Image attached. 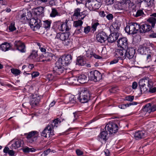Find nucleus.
Here are the masks:
<instances>
[{
    "label": "nucleus",
    "instance_id": "1",
    "mask_svg": "<svg viewBox=\"0 0 156 156\" xmlns=\"http://www.w3.org/2000/svg\"><path fill=\"white\" fill-rule=\"evenodd\" d=\"M44 8L42 7H39L35 9V13L37 16H39V18H31L29 23L31 28L34 30H36L39 29L41 25V21L40 19L44 15Z\"/></svg>",
    "mask_w": 156,
    "mask_h": 156
},
{
    "label": "nucleus",
    "instance_id": "2",
    "mask_svg": "<svg viewBox=\"0 0 156 156\" xmlns=\"http://www.w3.org/2000/svg\"><path fill=\"white\" fill-rule=\"evenodd\" d=\"M105 129L106 131L101 132L98 136V140L100 141L102 140L105 141L107 139L108 133L107 130L109 131L110 133L112 134L116 133L118 129V127L117 124L110 122L106 125Z\"/></svg>",
    "mask_w": 156,
    "mask_h": 156
},
{
    "label": "nucleus",
    "instance_id": "3",
    "mask_svg": "<svg viewBox=\"0 0 156 156\" xmlns=\"http://www.w3.org/2000/svg\"><path fill=\"white\" fill-rule=\"evenodd\" d=\"M138 84L141 92L144 93L148 90L149 87L153 86V83L151 79L146 77L140 79L138 82Z\"/></svg>",
    "mask_w": 156,
    "mask_h": 156
},
{
    "label": "nucleus",
    "instance_id": "4",
    "mask_svg": "<svg viewBox=\"0 0 156 156\" xmlns=\"http://www.w3.org/2000/svg\"><path fill=\"white\" fill-rule=\"evenodd\" d=\"M140 28L139 24L134 23L127 25L125 28V30L126 32L128 34H134L139 31Z\"/></svg>",
    "mask_w": 156,
    "mask_h": 156
},
{
    "label": "nucleus",
    "instance_id": "5",
    "mask_svg": "<svg viewBox=\"0 0 156 156\" xmlns=\"http://www.w3.org/2000/svg\"><path fill=\"white\" fill-rule=\"evenodd\" d=\"M90 92L86 89L82 90L80 94L79 100L82 103L87 102L90 99Z\"/></svg>",
    "mask_w": 156,
    "mask_h": 156
},
{
    "label": "nucleus",
    "instance_id": "6",
    "mask_svg": "<svg viewBox=\"0 0 156 156\" xmlns=\"http://www.w3.org/2000/svg\"><path fill=\"white\" fill-rule=\"evenodd\" d=\"M88 76L90 80L94 82L100 81L102 79L101 73L96 70L90 72L88 73Z\"/></svg>",
    "mask_w": 156,
    "mask_h": 156
},
{
    "label": "nucleus",
    "instance_id": "7",
    "mask_svg": "<svg viewBox=\"0 0 156 156\" xmlns=\"http://www.w3.org/2000/svg\"><path fill=\"white\" fill-rule=\"evenodd\" d=\"M72 58V56L69 54L66 56H63L61 58L59 59L58 63H61L63 66L68 65L71 62Z\"/></svg>",
    "mask_w": 156,
    "mask_h": 156
},
{
    "label": "nucleus",
    "instance_id": "8",
    "mask_svg": "<svg viewBox=\"0 0 156 156\" xmlns=\"http://www.w3.org/2000/svg\"><path fill=\"white\" fill-rule=\"evenodd\" d=\"M12 143L10 148L12 149H16L20 147H23L24 144L23 141L20 139L15 138L11 141Z\"/></svg>",
    "mask_w": 156,
    "mask_h": 156
},
{
    "label": "nucleus",
    "instance_id": "9",
    "mask_svg": "<svg viewBox=\"0 0 156 156\" xmlns=\"http://www.w3.org/2000/svg\"><path fill=\"white\" fill-rule=\"evenodd\" d=\"M96 38L98 42L103 43L107 40L108 36L105 32L101 31L96 34Z\"/></svg>",
    "mask_w": 156,
    "mask_h": 156
},
{
    "label": "nucleus",
    "instance_id": "10",
    "mask_svg": "<svg viewBox=\"0 0 156 156\" xmlns=\"http://www.w3.org/2000/svg\"><path fill=\"white\" fill-rule=\"evenodd\" d=\"M26 137L27 142L29 143H32L34 142L37 139V132L36 131H32L28 133H26Z\"/></svg>",
    "mask_w": 156,
    "mask_h": 156
},
{
    "label": "nucleus",
    "instance_id": "11",
    "mask_svg": "<svg viewBox=\"0 0 156 156\" xmlns=\"http://www.w3.org/2000/svg\"><path fill=\"white\" fill-rule=\"evenodd\" d=\"M30 102L32 106L37 105L40 101L41 98L37 94H32L30 96Z\"/></svg>",
    "mask_w": 156,
    "mask_h": 156
},
{
    "label": "nucleus",
    "instance_id": "12",
    "mask_svg": "<svg viewBox=\"0 0 156 156\" xmlns=\"http://www.w3.org/2000/svg\"><path fill=\"white\" fill-rule=\"evenodd\" d=\"M53 54L47 52L40 56V62H49L52 58Z\"/></svg>",
    "mask_w": 156,
    "mask_h": 156
},
{
    "label": "nucleus",
    "instance_id": "13",
    "mask_svg": "<svg viewBox=\"0 0 156 156\" xmlns=\"http://www.w3.org/2000/svg\"><path fill=\"white\" fill-rule=\"evenodd\" d=\"M125 53H126V49L122 48V49H116L115 52V55L117 58L123 60L126 59Z\"/></svg>",
    "mask_w": 156,
    "mask_h": 156
},
{
    "label": "nucleus",
    "instance_id": "14",
    "mask_svg": "<svg viewBox=\"0 0 156 156\" xmlns=\"http://www.w3.org/2000/svg\"><path fill=\"white\" fill-rule=\"evenodd\" d=\"M53 129H51V127L48 125L42 131L41 135L45 137H50L51 135L53 134Z\"/></svg>",
    "mask_w": 156,
    "mask_h": 156
},
{
    "label": "nucleus",
    "instance_id": "15",
    "mask_svg": "<svg viewBox=\"0 0 156 156\" xmlns=\"http://www.w3.org/2000/svg\"><path fill=\"white\" fill-rule=\"evenodd\" d=\"M118 47H120L122 48L126 49L128 47L127 40L125 37L120 38L117 41Z\"/></svg>",
    "mask_w": 156,
    "mask_h": 156
},
{
    "label": "nucleus",
    "instance_id": "16",
    "mask_svg": "<svg viewBox=\"0 0 156 156\" xmlns=\"http://www.w3.org/2000/svg\"><path fill=\"white\" fill-rule=\"evenodd\" d=\"M61 63H58V62H56V65L53 68V72L55 74H58V75H60L62 73L64 70V67L60 65Z\"/></svg>",
    "mask_w": 156,
    "mask_h": 156
},
{
    "label": "nucleus",
    "instance_id": "17",
    "mask_svg": "<svg viewBox=\"0 0 156 156\" xmlns=\"http://www.w3.org/2000/svg\"><path fill=\"white\" fill-rule=\"evenodd\" d=\"M14 46L16 48V49L23 53L26 51L25 46L24 44L20 41H16L14 43Z\"/></svg>",
    "mask_w": 156,
    "mask_h": 156
},
{
    "label": "nucleus",
    "instance_id": "18",
    "mask_svg": "<svg viewBox=\"0 0 156 156\" xmlns=\"http://www.w3.org/2000/svg\"><path fill=\"white\" fill-rule=\"evenodd\" d=\"M147 135V133L144 131H138L133 134V136L136 140H139L144 138Z\"/></svg>",
    "mask_w": 156,
    "mask_h": 156
},
{
    "label": "nucleus",
    "instance_id": "19",
    "mask_svg": "<svg viewBox=\"0 0 156 156\" xmlns=\"http://www.w3.org/2000/svg\"><path fill=\"white\" fill-rule=\"evenodd\" d=\"M135 53V51L133 48H129L127 50L126 49L125 53L126 58H127L129 59H131L133 58Z\"/></svg>",
    "mask_w": 156,
    "mask_h": 156
},
{
    "label": "nucleus",
    "instance_id": "20",
    "mask_svg": "<svg viewBox=\"0 0 156 156\" xmlns=\"http://www.w3.org/2000/svg\"><path fill=\"white\" fill-rule=\"evenodd\" d=\"M119 35V34L118 32H114L109 35L107 40L108 42L113 43L118 39Z\"/></svg>",
    "mask_w": 156,
    "mask_h": 156
},
{
    "label": "nucleus",
    "instance_id": "21",
    "mask_svg": "<svg viewBox=\"0 0 156 156\" xmlns=\"http://www.w3.org/2000/svg\"><path fill=\"white\" fill-rule=\"evenodd\" d=\"M69 32L61 33L57 34L56 38L59 39L63 41L69 37Z\"/></svg>",
    "mask_w": 156,
    "mask_h": 156
},
{
    "label": "nucleus",
    "instance_id": "22",
    "mask_svg": "<svg viewBox=\"0 0 156 156\" xmlns=\"http://www.w3.org/2000/svg\"><path fill=\"white\" fill-rule=\"evenodd\" d=\"M140 31L141 33H144L149 31L151 29L150 25L146 24L140 25Z\"/></svg>",
    "mask_w": 156,
    "mask_h": 156
},
{
    "label": "nucleus",
    "instance_id": "23",
    "mask_svg": "<svg viewBox=\"0 0 156 156\" xmlns=\"http://www.w3.org/2000/svg\"><path fill=\"white\" fill-rule=\"evenodd\" d=\"M29 58L33 59L35 62H40V56L38 57L37 52L33 51L31 54L29 56Z\"/></svg>",
    "mask_w": 156,
    "mask_h": 156
},
{
    "label": "nucleus",
    "instance_id": "24",
    "mask_svg": "<svg viewBox=\"0 0 156 156\" xmlns=\"http://www.w3.org/2000/svg\"><path fill=\"white\" fill-rule=\"evenodd\" d=\"M148 48H147L145 44L140 45L138 50L139 53L142 55H146L147 53Z\"/></svg>",
    "mask_w": 156,
    "mask_h": 156
},
{
    "label": "nucleus",
    "instance_id": "25",
    "mask_svg": "<svg viewBox=\"0 0 156 156\" xmlns=\"http://www.w3.org/2000/svg\"><path fill=\"white\" fill-rule=\"evenodd\" d=\"M70 29V27L67 25V23H62L61 22V24L59 26V30L61 31L66 30V31H68Z\"/></svg>",
    "mask_w": 156,
    "mask_h": 156
},
{
    "label": "nucleus",
    "instance_id": "26",
    "mask_svg": "<svg viewBox=\"0 0 156 156\" xmlns=\"http://www.w3.org/2000/svg\"><path fill=\"white\" fill-rule=\"evenodd\" d=\"M77 80L78 81L81 83H84L88 81L87 76L83 74L79 76L77 78Z\"/></svg>",
    "mask_w": 156,
    "mask_h": 156
},
{
    "label": "nucleus",
    "instance_id": "27",
    "mask_svg": "<svg viewBox=\"0 0 156 156\" xmlns=\"http://www.w3.org/2000/svg\"><path fill=\"white\" fill-rule=\"evenodd\" d=\"M86 64V61L83 57H79L77 58L76 64L79 66H83Z\"/></svg>",
    "mask_w": 156,
    "mask_h": 156
},
{
    "label": "nucleus",
    "instance_id": "28",
    "mask_svg": "<svg viewBox=\"0 0 156 156\" xmlns=\"http://www.w3.org/2000/svg\"><path fill=\"white\" fill-rule=\"evenodd\" d=\"M59 122L60 123L61 121H59L58 118H57L53 120L52 123L48 124V126H49L50 127L51 129H53L54 127H57Z\"/></svg>",
    "mask_w": 156,
    "mask_h": 156
},
{
    "label": "nucleus",
    "instance_id": "29",
    "mask_svg": "<svg viewBox=\"0 0 156 156\" xmlns=\"http://www.w3.org/2000/svg\"><path fill=\"white\" fill-rule=\"evenodd\" d=\"M10 44L7 43H4L2 44L0 47V48L2 51H6L10 49Z\"/></svg>",
    "mask_w": 156,
    "mask_h": 156
},
{
    "label": "nucleus",
    "instance_id": "30",
    "mask_svg": "<svg viewBox=\"0 0 156 156\" xmlns=\"http://www.w3.org/2000/svg\"><path fill=\"white\" fill-rule=\"evenodd\" d=\"M78 81L77 78L75 77H70L67 80V83L70 84H76Z\"/></svg>",
    "mask_w": 156,
    "mask_h": 156
},
{
    "label": "nucleus",
    "instance_id": "31",
    "mask_svg": "<svg viewBox=\"0 0 156 156\" xmlns=\"http://www.w3.org/2000/svg\"><path fill=\"white\" fill-rule=\"evenodd\" d=\"M151 104L150 103H147L144 106L143 110L144 112H147L148 113H150L151 112Z\"/></svg>",
    "mask_w": 156,
    "mask_h": 156
},
{
    "label": "nucleus",
    "instance_id": "32",
    "mask_svg": "<svg viewBox=\"0 0 156 156\" xmlns=\"http://www.w3.org/2000/svg\"><path fill=\"white\" fill-rule=\"evenodd\" d=\"M133 15L136 17H137L140 16L144 17L145 16L143 11L141 9L138 10L136 12L133 14Z\"/></svg>",
    "mask_w": 156,
    "mask_h": 156
},
{
    "label": "nucleus",
    "instance_id": "33",
    "mask_svg": "<svg viewBox=\"0 0 156 156\" xmlns=\"http://www.w3.org/2000/svg\"><path fill=\"white\" fill-rule=\"evenodd\" d=\"M68 100L67 103H75L76 101V98L74 95H71L67 97L66 98Z\"/></svg>",
    "mask_w": 156,
    "mask_h": 156
},
{
    "label": "nucleus",
    "instance_id": "34",
    "mask_svg": "<svg viewBox=\"0 0 156 156\" xmlns=\"http://www.w3.org/2000/svg\"><path fill=\"white\" fill-rule=\"evenodd\" d=\"M51 23V21L48 20L44 21L43 27L46 29H48L50 28Z\"/></svg>",
    "mask_w": 156,
    "mask_h": 156
},
{
    "label": "nucleus",
    "instance_id": "35",
    "mask_svg": "<svg viewBox=\"0 0 156 156\" xmlns=\"http://www.w3.org/2000/svg\"><path fill=\"white\" fill-rule=\"evenodd\" d=\"M147 21L151 24V26L153 28L154 27L156 23V18L150 17L147 20Z\"/></svg>",
    "mask_w": 156,
    "mask_h": 156
},
{
    "label": "nucleus",
    "instance_id": "36",
    "mask_svg": "<svg viewBox=\"0 0 156 156\" xmlns=\"http://www.w3.org/2000/svg\"><path fill=\"white\" fill-rule=\"evenodd\" d=\"M29 16H27L26 15V13H24L21 15L20 19L21 21L23 23H25L29 18Z\"/></svg>",
    "mask_w": 156,
    "mask_h": 156
},
{
    "label": "nucleus",
    "instance_id": "37",
    "mask_svg": "<svg viewBox=\"0 0 156 156\" xmlns=\"http://www.w3.org/2000/svg\"><path fill=\"white\" fill-rule=\"evenodd\" d=\"M61 24L60 21L56 22L54 23L52 28L56 30L58 29L59 30V26Z\"/></svg>",
    "mask_w": 156,
    "mask_h": 156
},
{
    "label": "nucleus",
    "instance_id": "38",
    "mask_svg": "<svg viewBox=\"0 0 156 156\" xmlns=\"http://www.w3.org/2000/svg\"><path fill=\"white\" fill-rule=\"evenodd\" d=\"M120 27V24L116 23H114L113 24L112 27L114 29V32H118Z\"/></svg>",
    "mask_w": 156,
    "mask_h": 156
},
{
    "label": "nucleus",
    "instance_id": "39",
    "mask_svg": "<svg viewBox=\"0 0 156 156\" xmlns=\"http://www.w3.org/2000/svg\"><path fill=\"white\" fill-rule=\"evenodd\" d=\"M83 21L81 20H78L77 21H75L73 22V25L75 27H81L83 24Z\"/></svg>",
    "mask_w": 156,
    "mask_h": 156
},
{
    "label": "nucleus",
    "instance_id": "40",
    "mask_svg": "<svg viewBox=\"0 0 156 156\" xmlns=\"http://www.w3.org/2000/svg\"><path fill=\"white\" fill-rule=\"evenodd\" d=\"M58 15V12L57 10L54 8L52 9V11L50 14V16L54 17Z\"/></svg>",
    "mask_w": 156,
    "mask_h": 156
},
{
    "label": "nucleus",
    "instance_id": "41",
    "mask_svg": "<svg viewBox=\"0 0 156 156\" xmlns=\"http://www.w3.org/2000/svg\"><path fill=\"white\" fill-rule=\"evenodd\" d=\"M11 70L13 74L16 76L20 74V71L16 69H12Z\"/></svg>",
    "mask_w": 156,
    "mask_h": 156
},
{
    "label": "nucleus",
    "instance_id": "42",
    "mask_svg": "<svg viewBox=\"0 0 156 156\" xmlns=\"http://www.w3.org/2000/svg\"><path fill=\"white\" fill-rule=\"evenodd\" d=\"M80 9L77 8L75 10L73 15L76 17H78L79 16H81L80 15Z\"/></svg>",
    "mask_w": 156,
    "mask_h": 156
},
{
    "label": "nucleus",
    "instance_id": "43",
    "mask_svg": "<svg viewBox=\"0 0 156 156\" xmlns=\"http://www.w3.org/2000/svg\"><path fill=\"white\" fill-rule=\"evenodd\" d=\"M16 28L15 27V23H11L9 27V29L10 31H13L16 30Z\"/></svg>",
    "mask_w": 156,
    "mask_h": 156
},
{
    "label": "nucleus",
    "instance_id": "44",
    "mask_svg": "<svg viewBox=\"0 0 156 156\" xmlns=\"http://www.w3.org/2000/svg\"><path fill=\"white\" fill-rule=\"evenodd\" d=\"M145 2L148 6H152L154 5V0H145Z\"/></svg>",
    "mask_w": 156,
    "mask_h": 156
},
{
    "label": "nucleus",
    "instance_id": "45",
    "mask_svg": "<svg viewBox=\"0 0 156 156\" xmlns=\"http://www.w3.org/2000/svg\"><path fill=\"white\" fill-rule=\"evenodd\" d=\"M63 43L65 45L68 46L70 45L71 44V41L69 39L67 38L63 42Z\"/></svg>",
    "mask_w": 156,
    "mask_h": 156
},
{
    "label": "nucleus",
    "instance_id": "46",
    "mask_svg": "<svg viewBox=\"0 0 156 156\" xmlns=\"http://www.w3.org/2000/svg\"><path fill=\"white\" fill-rule=\"evenodd\" d=\"M33 148H29L28 147H26L23 149V151L24 152L28 153L29 152H32L33 151L32 150Z\"/></svg>",
    "mask_w": 156,
    "mask_h": 156
},
{
    "label": "nucleus",
    "instance_id": "47",
    "mask_svg": "<svg viewBox=\"0 0 156 156\" xmlns=\"http://www.w3.org/2000/svg\"><path fill=\"white\" fill-rule=\"evenodd\" d=\"M99 23L96 22L92 24V28L93 29V30L94 31H95L97 28L98 26H99Z\"/></svg>",
    "mask_w": 156,
    "mask_h": 156
},
{
    "label": "nucleus",
    "instance_id": "48",
    "mask_svg": "<svg viewBox=\"0 0 156 156\" xmlns=\"http://www.w3.org/2000/svg\"><path fill=\"white\" fill-rule=\"evenodd\" d=\"M93 52L90 51H86V56L89 58H91L93 56Z\"/></svg>",
    "mask_w": 156,
    "mask_h": 156
},
{
    "label": "nucleus",
    "instance_id": "49",
    "mask_svg": "<svg viewBox=\"0 0 156 156\" xmlns=\"http://www.w3.org/2000/svg\"><path fill=\"white\" fill-rule=\"evenodd\" d=\"M149 91L151 93H154L156 91V87H152V86L151 87H149Z\"/></svg>",
    "mask_w": 156,
    "mask_h": 156
},
{
    "label": "nucleus",
    "instance_id": "50",
    "mask_svg": "<svg viewBox=\"0 0 156 156\" xmlns=\"http://www.w3.org/2000/svg\"><path fill=\"white\" fill-rule=\"evenodd\" d=\"M50 149H48L44 151L41 155L42 156H46L50 152Z\"/></svg>",
    "mask_w": 156,
    "mask_h": 156
},
{
    "label": "nucleus",
    "instance_id": "51",
    "mask_svg": "<svg viewBox=\"0 0 156 156\" xmlns=\"http://www.w3.org/2000/svg\"><path fill=\"white\" fill-rule=\"evenodd\" d=\"M114 0H105V4L107 5H112L113 3Z\"/></svg>",
    "mask_w": 156,
    "mask_h": 156
},
{
    "label": "nucleus",
    "instance_id": "52",
    "mask_svg": "<svg viewBox=\"0 0 156 156\" xmlns=\"http://www.w3.org/2000/svg\"><path fill=\"white\" fill-rule=\"evenodd\" d=\"M134 99V96H128L126 98V100L127 101H131Z\"/></svg>",
    "mask_w": 156,
    "mask_h": 156
},
{
    "label": "nucleus",
    "instance_id": "53",
    "mask_svg": "<svg viewBox=\"0 0 156 156\" xmlns=\"http://www.w3.org/2000/svg\"><path fill=\"white\" fill-rule=\"evenodd\" d=\"M90 30V28L89 26H87L84 28V32L86 34L88 33Z\"/></svg>",
    "mask_w": 156,
    "mask_h": 156
},
{
    "label": "nucleus",
    "instance_id": "54",
    "mask_svg": "<svg viewBox=\"0 0 156 156\" xmlns=\"http://www.w3.org/2000/svg\"><path fill=\"white\" fill-rule=\"evenodd\" d=\"M39 75V73L37 72H34L31 74L32 77L33 78Z\"/></svg>",
    "mask_w": 156,
    "mask_h": 156
},
{
    "label": "nucleus",
    "instance_id": "55",
    "mask_svg": "<svg viewBox=\"0 0 156 156\" xmlns=\"http://www.w3.org/2000/svg\"><path fill=\"white\" fill-rule=\"evenodd\" d=\"M156 110V105H152L151 104V112H153Z\"/></svg>",
    "mask_w": 156,
    "mask_h": 156
},
{
    "label": "nucleus",
    "instance_id": "56",
    "mask_svg": "<svg viewBox=\"0 0 156 156\" xmlns=\"http://www.w3.org/2000/svg\"><path fill=\"white\" fill-rule=\"evenodd\" d=\"M107 18L109 20H111L113 18V16L112 14H109L106 16Z\"/></svg>",
    "mask_w": 156,
    "mask_h": 156
},
{
    "label": "nucleus",
    "instance_id": "57",
    "mask_svg": "<svg viewBox=\"0 0 156 156\" xmlns=\"http://www.w3.org/2000/svg\"><path fill=\"white\" fill-rule=\"evenodd\" d=\"M137 87V83L136 82H133L132 85V88L133 89H135Z\"/></svg>",
    "mask_w": 156,
    "mask_h": 156
},
{
    "label": "nucleus",
    "instance_id": "58",
    "mask_svg": "<svg viewBox=\"0 0 156 156\" xmlns=\"http://www.w3.org/2000/svg\"><path fill=\"white\" fill-rule=\"evenodd\" d=\"M137 104V103L136 102H130L129 103L126 104V105L127 107H129V106L131 105H136Z\"/></svg>",
    "mask_w": 156,
    "mask_h": 156
},
{
    "label": "nucleus",
    "instance_id": "59",
    "mask_svg": "<svg viewBox=\"0 0 156 156\" xmlns=\"http://www.w3.org/2000/svg\"><path fill=\"white\" fill-rule=\"evenodd\" d=\"M76 154L78 155H82L83 154V152L79 149H77L76 150Z\"/></svg>",
    "mask_w": 156,
    "mask_h": 156
},
{
    "label": "nucleus",
    "instance_id": "60",
    "mask_svg": "<svg viewBox=\"0 0 156 156\" xmlns=\"http://www.w3.org/2000/svg\"><path fill=\"white\" fill-rule=\"evenodd\" d=\"M145 0H135V3L136 4L140 5L141 3Z\"/></svg>",
    "mask_w": 156,
    "mask_h": 156
},
{
    "label": "nucleus",
    "instance_id": "61",
    "mask_svg": "<svg viewBox=\"0 0 156 156\" xmlns=\"http://www.w3.org/2000/svg\"><path fill=\"white\" fill-rule=\"evenodd\" d=\"M149 37L151 38H156V33H153L149 35Z\"/></svg>",
    "mask_w": 156,
    "mask_h": 156
},
{
    "label": "nucleus",
    "instance_id": "62",
    "mask_svg": "<svg viewBox=\"0 0 156 156\" xmlns=\"http://www.w3.org/2000/svg\"><path fill=\"white\" fill-rule=\"evenodd\" d=\"M9 150L8 147H5L3 150V152L5 153H8Z\"/></svg>",
    "mask_w": 156,
    "mask_h": 156
},
{
    "label": "nucleus",
    "instance_id": "63",
    "mask_svg": "<svg viewBox=\"0 0 156 156\" xmlns=\"http://www.w3.org/2000/svg\"><path fill=\"white\" fill-rule=\"evenodd\" d=\"M118 62V59H114L110 62V64H113L117 63Z\"/></svg>",
    "mask_w": 156,
    "mask_h": 156
},
{
    "label": "nucleus",
    "instance_id": "64",
    "mask_svg": "<svg viewBox=\"0 0 156 156\" xmlns=\"http://www.w3.org/2000/svg\"><path fill=\"white\" fill-rule=\"evenodd\" d=\"M99 15L101 17H103L106 15L104 11H101L99 13Z\"/></svg>",
    "mask_w": 156,
    "mask_h": 156
}]
</instances>
